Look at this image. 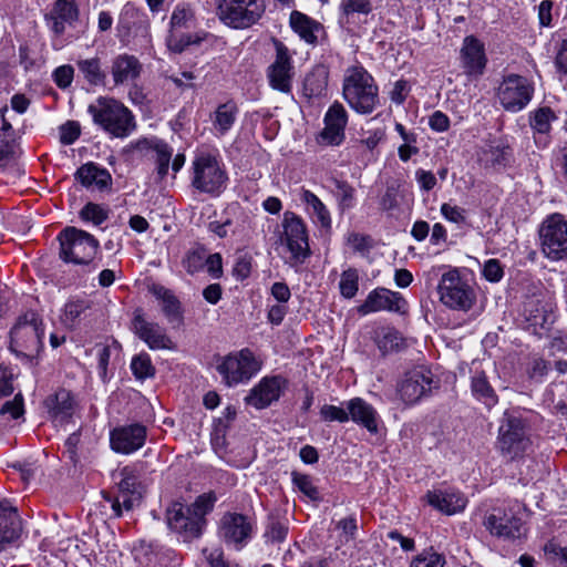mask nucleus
Masks as SVG:
<instances>
[{"label":"nucleus","instance_id":"10","mask_svg":"<svg viewBox=\"0 0 567 567\" xmlns=\"http://www.w3.org/2000/svg\"><path fill=\"white\" fill-rule=\"evenodd\" d=\"M523 507L515 502L504 508H494L486 515L484 526L494 536L503 539L520 538L525 532Z\"/></svg>","mask_w":567,"mask_h":567},{"label":"nucleus","instance_id":"37","mask_svg":"<svg viewBox=\"0 0 567 567\" xmlns=\"http://www.w3.org/2000/svg\"><path fill=\"white\" fill-rule=\"evenodd\" d=\"M329 70L327 66L316 65L305 78L303 94L307 97L322 96L328 86Z\"/></svg>","mask_w":567,"mask_h":567},{"label":"nucleus","instance_id":"63","mask_svg":"<svg viewBox=\"0 0 567 567\" xmlns=\"http://www.w3.org/2000/svg\"><path fill=\"white\" fill-rule=\"evenodd\" d=\"M483 276L487 281L498 282L504 276V269L497 259H488L483 266Z\"/></svg>","mask_w":567,"mask_h":567},{"label":"nucleus","instance_id":"15","mask_svg":"<svg viewBox=\"0 0 567 567\" xmlns=\"http://www.w3.org/2000/svg\"><path fill=\"white\" fill-rule=\"evenodd\" d=\"M405 309L406 301L400 292L379 287L368 293L358 311L360 315L367 316L380 311L403 313Z\"/></svg>","mask_w":567,"mask_h":567},{"label":"nucleus","instance_id":"27","mask_svg":"<svg viewBox=\"0 0 567 567\" xmlns=\"http://www.w3.org/2000/svg\"><path fill=\"white\" fill-rule=\"evenodd\" d=\"M427 503L437 511L446 514H457L466 507L467 498L452 487L431 491L426 494Z\"/></svg>","mask_w":567,"mask_h":567},{"label":"nucleus","instance_id":"35","mask_svg":"<svg viewBox=\"0 0 567 567\" xmlns=\"http://www.w3.org/2000/svg\"><path fill=\"white\" fill-rule=\"evenodd\" d=\"M75 175L83 186L96 189L107 187L112 181L110 173L95 163H86L82 165L76 171Z\"/></svg>","mask_w":567,"mask_h":567},{"label":"nucleus","instance_id":"13","mask_svg":"<svg viewBox=\"0 0 567 567\" xmlns=\"http://www.w3.org/2000/svg\"><path fill=\"white\" fill-rule=\"evenodd\" d=\"M255 526L251 519L243 514L226 513L219 522L220 539L236 550L243 549L252 538Z\"/></svg>","mask_w":567,"mask_h":567},{"label":"nucleus","instance_id":"44","mask_svg":"<svg viewBox=\"0 0 567 567\" xmlns=\"http://www.w3.org/2000/svg\"><path fill=\"white\" fill-rule=\"evenodd\" d=\"M111 502L112 509L116 517H120L123 513V509L131 511L136 505H138L141 501L140 493H128V492H118V495L114 498H106Z\"/></svg>","mask_w":567,"mask_h":567},{"label":"nucleus","instance_id":"45","mask_svg":"<svg viewBox=\"0 0 567 567\" xmlns=\"http://www.w3.org/2000/svg\"><path fill=\"white\" fill-rule=\"evenodd\" d=\"M118 480V492L140 493L138 486V472L134 466H124L116 475Z\"/></svg>","mask_w":567,"mask_h":567},{"label":"nucleus","instance_id":"29","mask_svg":"<svg viewBox=\"0 0 567 567\" xmlns=\"http://www.w3.org/2000/svg\"><path fill=\"white\" fill-rule=\"evenodd\" d=\"M555 121H557V115L548 106L539 107L530 113L529 125L538 147L545 148L549 145L551 123Z\"/></svg>","mask_w":567,"mask_h":567},{"label":"nucleus","instance_id":"4","mask_svg":"<svg viewBox=\"0 0 567 567\" xmlns=\"http://www.w3.org/2000/svg\"><path fill=\"white\" fill-rule=\"evenodd\" d=\"M60 258L66 264L78 266H97L93 261L99 252L100 243L90 233L73 226H68L58 235Z\"/></svg>","mask_w":567,"mask_h":567},{"label":"nucleus","instance_id":"40","mask_svg":"<svg viewBox=\"0 0 567 567\" xmlns=\"http://www.w3.org/2000/svg\"><path fill=\"white\" fill-rule=\"evenodd\" d=\"M523 315L528 327L533 328L534 331L537 328H546L550 319V315L546 311L545 307L536 299L525 302Z\"/></svg>","mask_w":567,"mask_h":567},{"label":"nucleus","instance_id":"53","mask_svg":"<svg viewBox=\"0 0 567 567\" xmlns=\"http://www.w3.org/2000/svg\"><path fill=\"white\" fill-rule=\"evenodd\" d=\"M86 308L87 305L84 300H70L64 306L62 321L72 327Z\"/></svg>","mask_w":567,"mask_h":567},{"label":"nucleus","instance_id":"20","mask_svg":"<svg viewBox=\"0 0 567 567\" xmlns=\"http://www.w3.org/2000/svg\"><path fill=\"white\" fill-rule=\"evenodd\" d=\"M146 440V427L142 424H130L114 429L110 433V443L114 452L131 454L140 450Z\"/></svg>","mask_w":567,"mask_h":567},{"label":"nucleus","instance_id":"59","mask_svg":"<svg viewBox=\"0 0 567 567\" xmlns=\"http://www.w3.org/2000/svg\"><path fill=\"white\" fill-rule=\"evenodd\" d=\"M252 268V258L247 254L239 255L236 258L233 275L237 280H245L250 276Z\"/></svg>","mask_w":567,"mask_h":567},{"label":"nucleus","instance_id":"6","mask_svg":"<svg viewBox=\"0 0 567 567\" xmlns=\"http://www.w3.org/2000/svg\"><path fill=\"white\" fill-rule=\"evenodd\" d=\"M216 370L229 386L247 383L261 370V362L249 349L229 353L218 359Z\"/></svg>","mask_w":567,"mask_h":567},{"label":"nucleus","instance_id":"55","mask_svg":"<svg viewBox=\"0 0 567 567\" xmlns=\"http://www.w3.org/2000/svg\"><path fill=\"white\" fill-rule=\"evenodd\" d=\"M440 212L443 218L450 223L462 225L466 221V209L460 206L451 203H443Z\"/></svg>","mask_w":567,"mask_h":567},{"label":"nucleus","instance_id":"3","mask_svg":"<svg viewBox=\"0 0 567 567\" xmlns=\"http://www.w3.org/2000/svg\"><path fill=\"white\" fill-rule=\"evenodd\" d=\"M342 94L349 106L360 114L372 113L379 104V90L374 79L360 65L347 69Z\"/></svg>","mask_w":567,"mask_h":567},{"label":"nucleus","instance_id":"33","mask_svg":"<svg viewBox=\"0 0 567 567\" xmlns=\"http://www.w3.org/2000/svg\"><path fill=\"white\" fill-rule=\"evenodd\" d=\"M151 292L161 301L162 311L167 321L174 327L183 323V310L179 300L172 290L161 285L152 287Z\"/></svg>","mask_w":567,"mask_h":567},{"label":"nucleus","instance_id":"56","mask_svg":"<svg viewBox=\"0 0 567 567\" xmlns=\"http://www.w3.org/2000/svg\"><path fill=\"white\" fill-rule=\"evenodd\" d=\"M544 551L549 559L559 561L564 567H567V545L561 546L558 542L551 539L545 544Z\"/></svg>","mask_w":567,"mask_h":567},{"label":"nucleus","instance_id":"16","mask_svg":"<svg viewBox=\"0 0 567 567\" xmlns=\"http://www.w3.org/2000/svg\"><path fill=\"white\" fill-rule=\"evenodd\" d=\"M432 375L424 369L409 371L398 385V394L405 405L417 403L431 391Z\"/></svg>","mask_w":567,"mask_h":567},{"label":"nucleus","instance_id":"43","mask_svg":"<svg viewBox=\"0 0 567 567\" xmlns=\"http://www.w3.org/2000/svg\"><path fill=\"white\" fill-rule=\"evenodd\" d=\"M339 289L342 297L352 299L359 290V274L355 268H348L342 271L339 281Z\"/></svg>","mask_w":567,"mask_h":567},{"label":"nucleus","instance_id":"22","mask_svg":"<svg viewBox=\"0 0 567 567\" xmlns=\"http://www.w3.org/2000/svg\"><path fill=\"white\" fill-rule=\"evenodd\" d=\"M324 127L320 133L321 141L327 145L339 146L344 141L348 113L343 105L334 102L326 112Z\"/></svg>","mask_w":567,"mask_h":567},{"label":"nucleus","instance_id":"26","mask_svg":"<svg viewBox=\"0 0 567 567\" xmlns=\"http://www.w3.org/2000/svg\"><path fill=\"white\" fill-rule=\"evenodd\" d=\"M44 405L48 410L51 421L56 426L68 424L75 411V402L72 393L65 389H60L49 395Z\"/></svg>","mask_w":567,"mask_h":567},{"label":"nucleus","instance_id":"23","mask_svg":"<svg viewBox=\"0 0 567 567\" xmlns=\"http://www.w3.org/2000/svg\"><path fill=\"white\" fill-rule=\"evenodd\" d=\"M133 330L142 339L150 349H172L173 342L158 323L147 321L141 310L134 312Z\"/></svg>","mask_w":567,"mask_h":567},{"label":"nucleus","instance_id":"21","mask_svg":"<svg viewBox=\"0 0 567 567\" xmlns=\"http://www.w3.org/2000/svg\"><path fill=\"white\" fill-rule=\"evenodd\" d=\"M460 60L466 75L481 76L487 63L484 44L474 35L465 37L460 51Z\"/></svg>","mask_w":567,"mask_h":567},{"label":"nucleus","instance_id":"62","mask_svg":"<svg viewBox=\"0 0 567 567\" xmlns=\"http://www.w3.org/2000/svg\"><path fill=\"white\" fill-rule=\"evenodd\" d=\"M80 134V125L74 121H69L60 126V142L64 145L73 144Z\"/></svg>","mask_w":567,"mask_h":567},{"label":"nucleus","instance_id":"17","mask_svg":"<svg viewBox=\"0 0 567 567\" xmlns=\"http://www.w3.org/2000/svg\"><path fill=\"white\" fill-rule=\"evenodd\" d=\"M166 522L168 528L181 535L184 542L198 537L203 528L192 509L181 503H174L167 508Z\"/></svg>","mask_w":567,"mask_h":567},{"label":"nucleus","instance_id":"32","mask_svg":"<svg viewBox=\"0 0 567 567\" xmlns=\"http://www.w3.org/2000/svg\"><path fill=\"white\" fill-rule=\"evenodd\" d=\"M142 72L138 59L131 54H118L112 61L111 73L115 85L135 81Z\"/></svg>","mask_w":567,"mask_h":567},{"label":"nucleus","instance_id":"48","mask_svg":"<svg viewBox=\"0 0 567 567\" xmlns=\"http://www.w3.org/2000/svg\"><path fill=\"white\" fill-rule=\"evenodd\" d=\"M216 495L214 493H205L199 495L194 504L189 507L198 520L204 525V517L208 514L216 502Z\"/></svg>","mask_w":567,"mask_h":567},{"label":"nucleus","instance_id":"64","mask_svg":"<svg viewBox=\"0 0 567 567\" xmlns=\"http://www.w3.org/2000/svg\"><path fill=\"white\" fill-rule=\"evenodd\" d=\"M74 76V69L69 64L56 68L53 72L54 83L60 89H66L71 85Z\"/></svg>","mask_w":567,"mask_h":567},{"label":"nucleus","instance_id":"1","mask_svg":"<svg viewBox=\"0 0 567 567\" xmlns=\"http://www.w3.org/2000/svg\"><path fill=\"white\" fill-rule=\"evenodd\" d=\"M228 173L218 150H197L190 165V185L199 193L219 196L227 187Z\"/></svg>","mask_w":567,"mask_h":567},{"label":"nucleus","instance_id":"9","mask_svg":"<svg viewBox=\"0 0 567 567\" xmlns=\"http://www.w3.org/2000/svg\"><path fill=\"white\" fill-rule=\"evenodd\" d=\"M264 0H220L219 19L234 29H246L259 21L265 13Z\"/></svg>","mask_w":567,"mask_h":567},{"label":"nucleus","instance_id":"52","mask_svg":"<svg viewBox=\"0 0 567 567\" xmlns=\"http://www.w3.org/2000/svg\"><path fill=\"white\" fill-rule=\"evenodd\" d=\"M320 416L324 422L347 423L349 421L347 406H337L332 404H323L320 408Z\"/></svg>","mask_w":567,"mask_h":567},{"label":"nucleus","instance_id":"41","mask_svg":"<svg viewBox=\"0 0 567 567\" xmlns=\"http://www.w3.org/2000/svg\"><path fill=\"white\" fill-rule=\"evenodd\" d=\"M196 18L194 10L185 3L177 4L171 16V32L195 27Z\"/></svg>","mask_w":567,"mask_h":567},{"label":"nucleus","instance_id":"11","mask_svg":"<svg viewBox=\"0 0 567 567\" xmlns=\"http://www.w3.org/2000/svg\"><path fill=\"white\" fill-rule=\"evenodd\" d=\"M542 250L551 260L567 257V219L561 214L548 216L539 230Z\"/></svg>","mask_w":567,"mask_h":567},{"label":"nucleus","instance_id":"47","mask_svg":"<svg viewBox=\"0 0 567 567\" xmlns=\"http://www.w3.org/2000/svg\"><path fill=\"white\" fill-rule=\"evenodd\" d=\"M445 557L432 549L423 550L417 556H415L410 567H444L445 566Z\"/></svg>","mask_w":567,"mask_h":567},{"label":"nucleus","instance_id":"46","mask_svg":"<svg viewBox=\"0 0 567 567\" xmlns=\"http://www.w3.org/2000/svg\"><path fill=\"white\" fill-rule=\"evenodd\" d=\"M131 370L138 380L151 378L155 373L151 358L146 353H141L132 359Z\"/></svg>","mask_w":567,"mask_h":567},{"label":"nucleus","instance_id":"36","mask_svg":"<svg viewBox=\"0 0 567 567\" xmlns=\"http://www.w3.org/2000/svg\"><path fill=\"white\" fill-rule=\"evenodd\" d=\"M237 114V105L231 101L218 105L212 120L215 135L218 137L226 135L234 126Z\"/></svg>","mask_w":567,"mask_h":567},{"label":"nucleus","instance_id":"24","mask_svg":"<svg viewBox=\"0 0 567 567\" xmlns=\"http://www.w3.org/2000/svg\"><path fill=\"white\" fill-rule=\"evenodd\" d=\"M349 421L365 429L370 434L379 433L382 420L378 411L362 398H353L344 402Z\"/></svg>","mask_w":567,"mask_h":567},{"label":"nucleus","instance_id":"8","mask_svg":"<svg viewBox=\"0 0 567 567\" xmlns=\"http://www.w3.org/2000/svg\"><path fill=\"white\" fill-rule=\"evenodd\" d=\"M437 292L441 302L453 310L468 311L476 300L474 288L455 268L442 275Z\"/></svg>","mask_w":567,"mask_h":567},{"label":"nucleus","instance_id":"19","mask_svg":"<svg viewBox=\"0 0 567 567\" xmlns=\"http://www.w3.org/2000/svg\"><path fill=\"white\" fill-rule=\"evenodd\" d=\"M286 380L279 375L264 377L246 396L247 404L261 410L279 400Z\"/></svg>","mask_w":567,"mask_h":567},{"label":"nucleus","instance_id":"39","mask_svg":"<svg viewBox=\"0 0 567 567\" xmlns=\"http://www.w3.org/2000/svg\"><path fill=\"white\" fill-rule=\"evenodd\" d=\"M374 342L382 354H388L401 348L403 338L396 329L382 327L375 330Z\"/></svg>","mask_w":567,"mask_h":567},{"label":"nucleus","instance_id":"38","mask_svg":"<svg viewBox=\"0 0 567 567\" xmlns=\"http://www.w3.org/2000/svg\"><path fill=\"white\" fill-rule=\"evenodd\" d=\"M290 27L303 41L310 44L317 42V32L321 29L320 23L299 11L291 12Z\"/></svg>","mask_w":567,"mask_h":567},{"label":"nucleus","instance_id":"49","mask_svg":"<svg viewBox=\"0 0 567 567\" xmlns=\"http://www.w3.org/2000/svg\"><path fill=\"white\" fill-rule=\"evenodd\" d=\"M206 251L203 248L189 250L183 259V266L190 275L198 272L205 266Z\"/></svg>","mask_w":567,"mask_h":567},{"label":"nucleus","instance_id":"60","mask_svg":"<svg viewBox=\"0 0 567 567\" xmlns=\"http://www.w3.org/2000/svg\"><path fill=\"white\" fill-rule=\"evenodd\" d=\"M549 364L542 358H534L527 369V373L530 380L540 383L549 371Z\"/></svg>","mask_w":567,"mask_h":567},{"label":"nucleus","instance_id":"25","mask_svg":"<svg viewBox=\"0 0 567 567\" xmlns=\"http://www.w3.org/2000/svg\"><path fill=\"white\" fill-rule=\"evenodd\" d=\"M22 533V520L9 501L0 502V551L17 542Z\"/></svg>","mask_w":567,"mask_h":567},{"label":"nucleus","instance_id":"34","mask_svg":"<svg viewBox=\"0 0 567 567\" xmlns=\"http://www.w3.org/2000/svg\"><path fill=\"white\" fill-rule=\"evenodd\" d=\"M300 200L315 224L320 225L323 229L331 228L332 220L330 212L315 193L302 188L300 190Z\"/></svg>","mask_w":567,"mask_h":567},{"label":"nucleus","instance_id":"61","mask_svg":"<svg viewBox=\"0 0 567 567\" xmlns=\"http://www.w3.org/2000/svg\"><path fill=\"white\" fill-rule=\"evenodd\" d=\"M346 244L355 252H365L371 248V238L355 231L346 236Z\"/></svg>","mask_w":567,"mask_h":567},{"label":"nucleus","instance_id":"2","mask_svg":"<svg viewBox=\"0 0 567 567\" xmlns=\"http://www.w3.org/2000/svg\"><path fill=\"white\" fill-rule=\"evenodd\" d=\"M87 112L93 123L113 137L125 138L136 128L132 111L114 97L99 96Z\"/></svg>","mask_w":567,"mask_h":567},{"label":"nucleus","instance_id":"31","mask_svg":"<svg viewBox=\"0 0 567 567\" xmlns=\"http://www.w3.org/2000/svg\"><path fill=\"white\" fill-rule=\"evenodd\" d=\"M471 393L475 400L487 408H492L498 402V396L491 385L485 371L476 362H473L471 368Z\"/></svg>","mask_w":567,"mask_h":567},{"label":"nucleus","instance_id":"7","mask_svg":"<svg viewBox=\"0 0 567 567\" xmlns=\"http://www.w3.org/2000/svg\"><path fill=\"white\" fill-rule=\"evenodd\" d=\"M532 445L526 421L513 413H505L497 436V447L504 456L514 460L525 454Z\"/></svg>","mask_w":567,"mask_h":567},{"label":"nucleus","instance_id":"42","mask_svg":"<svg viewBox=\"0 0 567 567\" xmlns=\"http://www.w3.org/2000/svg\"><path fill=\"white\" fill-rule=\"evenodd\" d=\"M78 68L90 84L100 85L103 83L105 75L97 58L80 60Z\"/></svg>","mask_w":567,"mask_h":567},{"label":"nucleus","instance_id":"58","mask_svg":"<svg viewBox=\"0 0 567 567\" xmlns=\"http://www.w3.org/2000/svg\"><path fill=\"white\" fill-rule=\"evenodd\" d=\"M341 9L346 16L369 14L372 11V4L370 0H342Z\"/></svg>","mask_w":567,"mask_h":567},{"label":"nucleus","instance_id":"57","mask_svg":"<svg viewBox=\"0 0 567 567\" xmlns=\"http://www.w3.org/2000/svg\"><path fill=\"white\" fill-rule=\"evenodd\" d=\"M292 482L299 488V491L302 492L310 499L316 501L319 498V492L317 487L313 485L310 476L293 473Z\"/></svg>","mask_w":567,"mask_h":567},{"label":"nucleus","instance_id":"50","mask_svg":"<svg viewBox=\"0 0 567 567\" xmlns=\"http://www.w3.org/2000/svg\"><path fill=\"white\" fill-rule=\"evenodd\" d=\"M80 216L83 220L99 226L107 219L109 212L97 204L89 203L81 209Z\"/></svg>","mask_w":567,"mask_h":567},{"label":"nucleus","instance_id":"14","mask_svg":"<svg viewBox=\"0 0 567 567\" xmlns=\"http://www.w3.org/2000/svg\"><path fill=\"white\" fill-rule=\"evenodd\" d=\"M267 78L271 89L286 94L291 92L295 68L288 48L281 42L276 43V58L267 69Z\"/></svg>","mask_w":567,"mask_h":567},{"label":"nucleus","instance_id":"54","mask_svg":"<svg viewBox=\"0 0 567 567\" xmlns=\"http://www.w3.org/2000/svg\"><path fill=\"white\" fill-rule=\"evenodd\" d=\"M24 414L23 398L21 394H17L13 400L7 401L1 410L0 415L8 420H17L22 417Z\"/></svg>","mask_w":567,"mask_h":567},{"label":"nucleus","instance_id":"30","mask_svg":"<svg viewBox=\"0 0 567 567\" xmlns=\"http://www.w3.org/2000/svg\"><path fill=\"white\" fill-rule=\"evenodd\" d=\"M140 150H151L155 153V171L159 179L168 174L169 163L173 156V148L166 142L155 136L143 137L136 142Z\"/></svg>","mask_w":567,"mask_h":567},{"label":"nucleus","instance_id":"12","mask_svg":"<svg viewBox=\"0 0 567 567\" xmlns=\"http://www.w3.org/2000/svg\"><path fill=\"white\" fill-rule=\"evenodd\" d=\"M533 83L525 76L509 74L498 86L497 96L502 106L509 112H519L532 101Z\"/></svg>","mask_w":567,"mask_h":567},{"label":"nucleus","instance_id":"5","mask_svg":"<svg viewBox=\"0 0 567 567\" xmlns=\"http://www.w3.org/2000/svg\"><path fill=\"white\" fill-rule=\"evenodd\" d=\"M43 336L40 316L35 311H27L17 319L10 331V350L17 357L33 359L43 347Z\"/></svg>","mask_w":567,"mask_h":567},{"label":"nucleus","instance_id":"51","mask_svg":"<svg viewBox=\"0 0 567 567\" xmlns=\"http://www.w3.org/2000/svg\"><path fill=\"white\" fill-rule=\"evenodd\" d=\"M401 197L402 194L400 190V185L395 183L389 184L380 199L381 209L385 212L396 209L400 205Z\"/></svg>","mask_w":567,"mask_h":567},{"label":"nucleus","instance_id":"18","mask_svg":"<svg viewBox=\"0 0 567 567\" xmlns=\"http://www.w3.org/2000/svg\"><path fill=\"white\" fill-rule=\"evenodd\" d=\"M284 234L292 258L303 261L309 256L308 234L303 220L293 213H286Z\"/></svg>","mask_w":567,"mask_h":567},{"label":"nucleus","instance_id":"28","mask_svg":"<svg viewBox=\"0 0 567 567\" xmlns=\"http://www.w3.org/2000/svg\"><path fill=\"white\" fill-rule=\"evenodd\" d=\"M79 17L75 0H55L51 11L45 14L49 29L60 37L65 31L66 24H72Z\"/></svg>","mask_w":567,"mask_h":567}]
</instances>
